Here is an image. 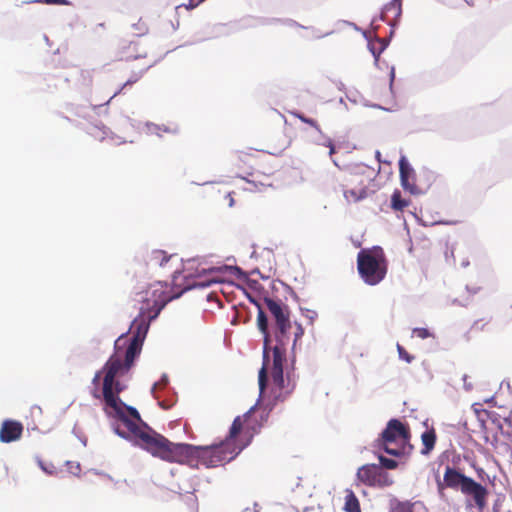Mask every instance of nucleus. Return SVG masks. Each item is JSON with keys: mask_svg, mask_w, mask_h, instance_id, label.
I'll list each match as a JSON object with an SVG mask.
<instances>
[{"mask_svg": "<svg viewBox=\"0 0 512 512\" xmlns=\"http://www.w3.org/2000/svg\"><path fill=\"white\" fill-rule=\"evenodd\" d=\"M394 80H395V67L391 66L390 72H389V89L391 92H393Z\"/></svg>", "mask_w": 512, "mask_h": 512, "instance_id": "79ce46f5", "label": "nucleus"}, {"mask_svg": "<svg viewBox=\"0 0 512 512\" xmlns=\"http://www.w3.org/2000/svg\"><path fill=\"white\" fill-rule=\"evenodd\" d=\"M282 18H269V17H261L260 23L262 26H268V25H274V24H281Z\"/></svg>", "mask_w": 512, "mask_h": 512, "instance_id": "c9c22d12", "label": "nucleus"}, {"mask_svg": "<svg viewBox=\"0 0 512 512\" xmlns=\"http://www.w3.org/2000/svg\"><path fill=\"white\" fill-rule=\"evenodd\" d=\"M437 490L440 495L443 494V490L447 487L444 480L442 481L439 476H436Z\"/></svg>", "mask_w": 512, "mask_h": 512, "instance_id": "37998d69", "label": "nucleus"}, {"mask_svg": "<svg viewBox=\"0 0 512 512\" xmlns=\"http://www.w3.org/2000/svg\"><path fill=\"white\" fill-rule=\"evenodd\" d=\"M471 477L465 475L459 468L447 465L444 472V482L448 488L460 490L467 484Z\"/></svg>", "mask_w": 512, "mask_h": 512, "instance_id": "2eb2a0df", "label": "nucleus"}, {"mask_svg": "<svg viewBox=\"0 0 512 512\" xmlns=\"http://www.w3.org/2000/svg\"><path fill=\"white\" fill-rule=\"evenodd\" d=\"M343 509L345 512H361L359 500L351 490H347Z\"/></svg>", "mask_w": 512, "mask_h": 512, "instance_id": "412c9836", "label": "nucleus"}, {"mask_svg": "<svg viewBox=\"0 0 512 512\" xmlns=\"http://www.w3.org/2000/svg\"><path fill=\"white\" fill-rule=\"evenodd\" d=\"M286 290L288 291V293L293 297V299H295L296 301H298V295L295 293V291L290 287V286H286Z\"/></svg>", "mask_w": 512, "mask_h": 512, "instance_id": "09e8293b", "label": "nucleus"}, {"mask_svg": "<svg viewBox=\"0 0 512 512\" xmlns=\"http://www.w3.org/2000/svg\"><path fill=\"white\" fill-rule=\"evenodd\" d=\"M211 183L210 181H206V182H203V183H196L197 185H206V184H209Z\"/></svg>", "mask_w": 512, "mask_h": 512, "instance_id": "774afa93", "label": "nucleus"}, {"mask_svg": "<svg viewBox=\"0 0 512 512\" xmlns=\"http://www.w3.org/2000/svg\"><path fill=\"white\" fill-rule=\"evenodd\" d=\"M305 29L311 31V37H306L307 39H321L333 33V31L322 33L319 29L315 27L306 26Z\"/></svg>", "mask_w": 512, "mask_h": 512, "instance_id": "7c9ffc66", "label": "nucleus"}, {"mask_svg": "<svg viewBox=\"0 0 512 512\" xmlns=\"http://www.w3.org/2000/svg\"><path fill=\"white\" fill-rule=\"evenodd\" d=\"M295 387L290 371L285 373V368L272 367L270 380L265 381L263 391L259 387L257 402L243 416L233 420L226 438L218 444L196 445L197 449L192 451L196 465L192 468L197 469L199 463L214 468L234 460L261 431L272 410L288 399Z\"/></svg>", "mask_w": 512, "mask_h": 512, "instance_id": "f03ea898", "label": "nucleus"}, {"mask_svg": "<svg viewBox=\"0 0 512 512\" xmlns=\"http://www.w3.org/2000/svg\"><path fill=\"white\" fill-rule=\"evenodd\" d=\"M485 402L488 403L491 407L494 406V404H495L494 397H491V398L485 400Z\"/></svg>", "mask_w": 512, "mask_h": 512, "instance_id": "4d7b16f0", "label": "nucleus"}, {"mask_svg": "<svg viewBox=\"0 0 512 512\" xmlns=\"http://www.w3.org/2000/svg\"><path fill=\"white\" fill-rule=\"evenodd\" d=\"M375 157H376V159H377L378 161H381V160H380V157H381V153H380V151H376V152H375Z\"/></svg>", "mask_w": 512, "mask_h": 512, "instance_id": "e2e57ef3", "label": "nucleus"}, {"mask_svg": "<svg viewBox=\"0 0 512 512\" xmlns=\"http://www.w3.org/2000/svg\"><path fill=\"white\" fill-rule=\"evenodd\" d=\"M469 264H470L469 260H464V261L461 263V266H462V267H464V268H466V267H468V266H469Z\"/></svg>", "mask_w": 512, "mask_h": 512, "instance_id": "bf43d9fd", "label": "nucleus"}, {"mask_svg": "<svg viewBox=\"0 0 512 512\" xmlns=\"http://www.w3.org/2000/svg\"><path fill=\"white\" fill-rule=\"evenodd\" d=\"M146 128H155V129H158V128H161L159 125H156L154 123H151V122H146Z\"/></svg>", "mask_w": 512, "mask_h": 512, "instance_id": "3c124183", "label": "nucleus"}, {"mask_svg": "<svg viewBox=\"0 0 512 512\" xmlns=\"http://www.w3.org/2000/svg\"><path fill=\"white\" fill-rule=\"evenodd\" d=\"M493 512H500L497 504H494L493 506Z\"/></svg>", "mask_w": 512, "mask_h": 512, "instance_id": "338daca9", "label": "nucleus"}, {"mask_svg": "<svg viewBox=\"0 0 512 512\" xmlns=\"http://www.w3.org/2000/svg\"><path fill=\"white\" fill-rule=\"evenodd\" d=\"M389 444L390 443H377V448L380 452H384L396 458H401L412 451L408 449L406 442H401V445L397 448H392Z\"/></svg>", "mask_w": 512, "mask_h": 512, "instance_id": "a211bd4d", "label": "nucleus"}, {"mask_svg": "<svg viewBox=\"0 0 512 512\" xmlns=\"http://www.w3.org/2000/svg\"><path fill=\"white\" fill-rule=\"evenodd\" d=\"M172 299L167 297L165 291L158 289L152 291L151 298H142L139 313L129 327L130 338L126 337L128 332H125L115 340L114 352L92 379L94 388L91 394L101 401L110 427L117 436L155 457L192 468V465H196L192 454L197 449L196 445L171 442L143 421L134 406L120 398V394L128 387L129 371L140 356L151 323Z\"/></svg>", "mask_w": 512, "mask_h": 512, "instance_id": "f257e3e1", "label": "nucleus"}, {"mask_svg": "<svg viewBox=\"0 0 512 512\" xmlns=\"http://www.w3.org/2000/svg\"><path fill=\"white\" fill-rule=\"evenodd\" d=\"M201 272H202V269L197 271L195 274L189 273V274L183 276L182 277L183 282L181 284H179V286L181 287V291L174 298L180 297L183 293H185L186 291H189V290L205 289V288L212 286L213 284L223 283L222 279L207 278L206 276H208L209 274L202 275ZM180 277H181V272L178 270L174 271L173 275H172V282L175 285H178L177 282Z\"/></svg>", "mask_w": 512, "mask_h": 512, "instance_id": "423d86ee", "label": "nucleus"}, {"mask_svg": "<svg viewBox=\"0 0 512 512\" xmlns=\"http://www.w3.org/2000/svg\"><path fill=\"white\" fill-rule=\"evenodd\" d=\"M290 136H287V135H284V138L283 140L281 141V143L279 144V148L282 150V149H285L287 148L289 145H290Z\"/></svg>", "mask_w": 512, "mask_h": 512, "instance_id": "49530a36", "label": "nucleus"}, {"mask_svg": "<svg viewBox=\"0 0 512 512\" xmlns=\"http://www.w3.org/2000/svg\"><path fill=\"white\" fill-rule=\"evenodd\" d=\"M374 41H376L379 44V52H384L386 48L390 44V40L387 38H381L377 36L376 34L372 36Z\"/></svg>", "mask_w": 512, "mask_h": 512, "instance_id": "72a5a7b5", "label": "nucleus"}, {"mask_svg": "<svg viewBox=\"0 0 512 512\" xmlns=\"http://www.w3.org/2000/svg\"><path fill=\"white\" fill-rule=\"evenodd\" d=\"M380 468L385 469H396L398 467V461L387 456H384L380 451L377 453Z\"/></svg>", "mask_w": 512, "mask_h": 512, "instance_id": "393cba45", "label": "nucleus"}, {"mask_svg": "<svg viewBox=\"0 0 512 512\" xmlns=\"http://www.w3.org/2000/svg\"><path fill=\"white\" fill-rule=\"evenodd\" d=\"M95 140L105 143L107 145H120L122 143H134L137 139L131 135H119L113 132V130H92L89 133Z\"/></svg>", "mask_w": 512, "mask_h": 512, "instance_id": "ddd939ff", "label": "nucleus"}, {"mask_svg": "<svg viewBox=\"0 0 512 512\" xmlns=\"http://www.w3.org/2000/svg\"><path fill=\"white\" fill-rule=\"evenodd\" d=\"M436 224H447V222L435 221V222L431 223V225H436Z\"/></svg>", "mask_w": 512, "mask_h": 512, "instance_id": "0e129e2a", "label": "nucleus"}, {"mask_svg": "<svg viewBox=\"0 0 512 512\" xmlns=\"http://www.w3.org/2000/svg\"><path fill=\"white\" fill-rule=\"evenodd\" d=\"M466 290L472 294H476L480 288L479 287H476V288H470L468 285L466 286Z\"/></svg>", "mask_w": 512, "mask_h": 512, "instance_id": "8fccbe9b", "label": "nucleus"}, {"mask_svg": "<svg viewBox=\"0 0 512 512\" xmlns=\"http://www.w3.org/2000/svg\"><path fill=\"white\" fill-rule=\"evenodd\" d=\"M337 87H338L339 90H343L345 88V85L341 81H339L337 83Z\"/></svg>", "mask_w": 512, "mask_h": 512, "instance_id": "13d9d810", "label": "nucleus"}, {"mask_svg": "<svg viewBox=\"0 0 512 512\" xmlns=\"http://www.w3.org/2000/svg\"><path fill=\"white\" fill-rule=\"evenodd\" d=\"M132 28L135 30V34L137 36H143L148 32L147 25L141 20H139L137 23H134Z\"/></svg>", "mask_w": 512, "mask_h": 512, "instance_id": "2f4dec72", "label": "nucleus"}, {"mask_svg": "<svg viewBox=\"0 0 512 512\" xmlns=\"http://www.w3.org/2000/svg\"><path fill=\"white\" fill-rule=\"evenodd\" d=\"M399 506H400V508L402 509L403 512H412L411 505L408 502L407 503H400Z\"/></svg>", "mask_w": 512, "mask_h": 512, "instance_id": "de8ad7c7", "label": "nucleus"}, {"mask_svg": "<svg viewBox=\"0 0 512 512\" xmlns=\"http://www.w3.org/2000/svg\"><path fill=\"white\" fill-rule=\"evenodd\" d=\"M467 379H468V375L464 374L462 377L463 387L467 392H470L473 389V385H472V383L468 382Z\"/></svg>", "mask_w": 512, "mask_h": 512, "instance_id": "c03bdc74", "label": "nucleus"}, {"mask_svg": "<svg viewBox=\"0 0 512 512\" xmlns=\"http://www.w3.org/2000/svg\"><path fill=\"white\" fill-rule=\"evenodd\" d=\"M400 183L402 188L412 195L420 194L419 188L415 185L416 173L413 166L405 155H401L398 161Z\"/></svg>", "mask_w": 512, "mask_h": 512, "instance_id": "f8f14e48", "label": "nucleus"}, {"mask_svg": "<svg viewBox=\"0 0 512 512\" xmlns=\"http://www.w3.org/2000/svg\"><path fill=\"white\" fill-rule=\"evenodd\" d=\"M78 439L81 441V443H82L84 446H86V445H87V437H86V436L82 435V436H80Z\"/></svg>", "mask_w": 512, "mask_h": 512, "instance_id": "603ef678", "label": "nucleus"}, {"mask_svg": "<svg viewBox=\"0 0 512 512\" xmlns=\"http://www.w3.org/2000/svg\"><path fill=\"white\" fill-rule=\"evenodd\" d=\"M295 324H296V332L294 333V340H293V345H292V351L295 350L297 341L300 340L303 337V335H304V328L302 327V325L300 323H297V322H295Z\"/></svg>", "mask_w": 512, "mask_h": 512, "instance_id": "473e14b6", "label": "nucleus"}, {"mask_svg": "<svg viewBox=\"0 0 512 512\" xmlns=\"http://www.w3.org/2000/svg\"><path fill=\"white\" fill-rule=\"evenodd\" d=\"M413 335H416L417 337L421 339H427L429 337H433V333L425 327H416L412 330Z\"/></svg>", "mask_w": 512, "mask_h": 512, "instance_id": "c85d7f7f", "label": "nucleus"}, {"mask_svg": "<svg viewBox=\"0 0 512 512\" xmlns=\"http://www.w3.org/2000/svg\"><path fill=\"white\" fill-rule=\"evenodd\" d=\"M390 28H391V30H390L389 36L387 37V39H389V40H391V38L393 37L394 29H395V28H392V27H390Z\"/></svg>", "mask_w": 512, "mask_h": 512, "instance_id": "052dcab7", "label": "nucleus"}, {"mask_svg": "<svg viewBox=\"0 0 512 512\" xmlns=\"http://www.w3.org/2000/svg\"><path fill=\"white\" fill-rule=\"evenodd\" d=\"M344 197L345 198H353L355 202H359L361 200H364L367 197V190L366 188H362L360 190L356 189H349L344 191Z\"/></svg>", "mask_w": 512, "mask_h": 512, "instance_id": "a878e982", "label": "nucleus"}, {"mask_svg": "<svg viewBox=\"0 0 512 512\" xmlns=\"http://www.w3.org/2000/svg\"><path fill=\"white\" fill-rule=\"evenodd\" d=\"M410 201L403 198L401 191L396 189L391 195L390 206L395 211H403L409 205Z\"/></svg>", "mask_w": 512, "mask_h": 512, "instance_id": "aec40b11", "label": "nucleus"}, {"mask_svg": "<svg viewBox=\"0 0 512 512\" xmlns=\"http://www.w3.org/2000/svg\"><path fill=\"white\" fill-rule=\"evenodd\" d=\"M260 20L261 17L248 15L239 20L231 21L229 23L216 24L214 26V31L217 36H228L230 34L239 32L244 29L262 26Z\"/></svg>", "mask_w": 512, "mask_h": 512, "instance_id": "9b49d317", "label": "nucleus"}, {"mask_svg": "<svg viewBox=\"0 0 512 512\" xmlns=\"http://www.w3.org/2000/svg\"><path fill=\"white\" fill-rule=\"evenodd\" d=\"M150 392L158 400V405L162 409H170L177 401V393L170 386L169 377L163 373L160 379L153 383Z\"/></svg>", "mask_w": 512, "mask_h": 512, "instance_id": "9d476101", "label": "nucleus"}, {"mask_svg": "<svg viewBox=\"0 0 512 512\" xmlns=\"http://www.w3.org/2000/svg\"><path fill=\"white\" fill-rule=\"evenodd\" d=\"M36 462L39 468L47 475H54L56 473V468L52 463H47L43 461L39 456L35 457Z\"/></svg>", "mask_w": 512, "mask_h": 512, "instance_id": "bb28decb", "label": "nucleus"}, {"mask_svg": "<svg viewBox=\"0 0 512 512\" xmlns=\"http://www.w3.org/2000/svg\"><path fill=\"white\" fill-rule=\"evenodd\" d=\"M466 482L467 484L463 487L461 492L467 496L466 508L471 509L475 506L480 512H483L487 505L488 489L480 482L475 481L472 477L470 480H466Z\"/></svg>", "mask_w": 512, "mask_h": 512, "instance_id": "1a4fd4ad", "label": "nucleus"}, {"mask_svg": "<svg viewBox=\"0 0 512 512\" xmlns=\"http://www.w3.org/2000/svg\"><path fill=\"white\" fill-rule=\"evenodd\" d=\"M267 309L269 310L272 318L274 328L275 346L272 347L273 351V367L285 368L287 363L286 346L290 338V330L292 322L290 319V309L278 298H272L267 295L263 297Z\"/></svg>", "mask_w": 512, "mask_h": 512, "instance_id": "7ed1b4c3", "label": "nucleus"}, {"mask_svg": "<svg viewBox=\"0 0 512 512\" xmlns=\"http://www.w3.org/2000/svg\"><path fill=\"white\" fill-rule=\"evenodd\" d=\"M388 10L394 9V22H389V26L392 28H396L400 23L401 15H402V0H391L388 2Z\"/></svg>", "mask_w": 512, "mask_h": 512, "instance_id": "b1692460", "label": "nucleus"}, {"mask_svg": "<svg viewBox=\"0 0 512 512\" xmlns=\"http://www.w3.org/2000/svg\"><path fill=\"white\" fill-rule=\"evenodd\" d=\"M308 132L307 138L312 142L323 145L329 148V155H332L336 152V146L333 140L322 133V130H306Z\"/></svg>", "mask_w": 512, "mask_h": 512, "instance_id": "f3484780", "label": "nucleus"}, {"mask_svg": "<svg viewBox=\"0 0 512 512\" xmlns=\"http://www.w3.org/2000/svg\"><path fill=\"white\" fill-rule=\"evenodd\" d=\"M260 273H261V272H260L259 268H255V269L252 271V274H258V275H259Z\"/></svg>", "mask_w": 512, "mask_h": 512, "instance_id": "69168bd1", "label": "nucleus"}, {"mask_svg": "<svg viewBox=\"0 0 512 512\" xmlns=\"http://www.w3.org/2000/svg\"><path fill=\"white\" fill-rule=\"evenodd\" d=\"M397 351L401 360H404L407 363H411L414 360V356L408 353L407 350L400 344H397Z\"/></svg>", "mask_w": 512, "mask_h": 512, "instance_id": "c756f323", "label": "nucleus"}, {"mask_svg": "<svg viewBox=\"0 0 512 512\" xmlns=\"http://www.w3.org/2000/svg\"><path fill=\"white\" fill-rule=\"evenodd\" d=\"M23 424L14 419H5L0 427V442L11 443L19 440L23 433Z\"/></svg>", "mask_w": 512, "mask_h": 512, "instance_id": "4468645a", "label": "nucleus"}, {"mask_svg": "<svg viewBox=\"0 0 512 512\" xmlns=\"http://www.w3.org/2000/svg\"><path fill=\"white\" fill-rule=\"evenodd\" d=\"M72 433L77 437L79 438L80 436H82V434H80L77 430V427L76 425L74 426L73 430H72Z\"/></svg>", "mask_w": 512, "mask_h": 512, "instance_id": "6e6d98bb", "label": "nucleus"}, {"mask_svg": "<svg viewBox=\"0 0 512 512\" xmlns=\"http://www.w3.org/2000/svg\"><path fill=\"white\" fill-rule=\"evenodd\" d=\"M301 311L309 319L310 323H313L317 317V312L314 310L301 308Z\"/></svg>", "mask_w": 512, "mask_h": 512, "instance_id": "ea45409f", "label": "nucleus"}, {"mask_svg": "<svg viewBox=\"0 0 512 512\" xmlns=\"http://www.w3.org/2000/svg\"><path fill=\"white\" fill-rule=\"evenodd\" d=\"M398 441L406 442L408 449H413V446L409 442L410 431L408 427L404 425L401 420L392 418L387 422L385 428L380 433L377 443H396Z\"/></svg>", "mask_w": 512, "mask_h": 512, "instance_id": "6e6552de", "label": "nucleus"}, {"mask_svg": "<svg viewBox=\"0 0 512 512\" xmlns=\"http://www.w3.org/2000/svg\"><path fill=\"white\" fill-rule=\"evenodd\" d=\"M436 440L437 436L434 429L425 430L421 434V441L423 445V448L421 449V454L424 456H428L434 449Z\"/></svg>", "mask_w": 512, "mask_h": 512, "instance_id": "6ab92c4d", "label": "nucleus"}, {"mask_svg": "<svg viewBox=\"0 0 512 512\" xmlns=\"http://www.w3.org/2000/svg\"><path fill=\"white\" fill-rule=\"evenodd\" d=\"M150 68L151 66H148L145 69H142L138 72H133L129 79L110 97L107 103H109L115 96L120 94L125 87L131 86L134 83L138 82Z\"/></svg>", "mask_w": 512, "mask_h": 512, "instance_id": "5701e85b", "label": "nucleus"}, {"mask_svg": "<svg viewBox=\"0 0 512 512\" xmlns=\"http://www.w3.org/2000/svg\"><path fill=\"white\" fill-rule=\"evenodd\" d=\"M230 274L239 280H246L248 278L246 272L237 265L223 264L221 266H212L207 269H202L201 274Z\"/></svg>", "mask_w": 512, "mask_h": 512, "instance_id": "dca6fc26", "label": "nucleus"}, {"mask_svg": "<svg viewBox=\"0 0 512 512\" xmlns=\"http://www.w3.org/2000/svg\"><path fill=\"white\" fill-rule=\"evenodd\" d=\"M357 269L366 284L373 286L380 283L387 273L383 249L380 246H374L371 250L362 249L357 255Z\"/></svg>", "mask_w": 512, "mask_h": 512, "instance_id": "20e7f679", "label": "nucleus"}, {"mask_svg": "<svg viewBox=\"0 0 512 512\" xmlns=\"http://www.w3.org/2000/svg\"><path fill=\"white\" fill-rule=\"evenodd\" d=\"M170 258L171 255H168L164 250H153L149 257V263L163 267L168 263Z\"/></svg>", "mask_w": 512, "mask_h": 512, "instance_id": "4be33fe9", "label": "nucleus"}, {"mask_svg": "<svg viewBox=\"0 0 512 512\" xmlns=\"http://www.w3.org/2000/svg\"><path fill=\"white\" fill-rule=\"evenodd\" d=\"M382 53H383V52H379V49H378L376 52L372 51V53H371V54H372V56L374 57V65H375L376 67H378L379 69H381V67H380V55H381Z\"/></svg>", "mask_w": 512, "mask_h": 512, "instance_id": "a18cd8bd", "label": "nucleus"}, {"mask_svg": "<svg viewBox=\"0 0 512 512\" xmlns=\"http://www.w3.org/2000/svg\"><path fill=\"white\" fill-rule=\"evenodd\" d=\"M198 4H199L198 2H196V3H195L193 0H190V2H189V4H188V6H187V7H188V8H190V9H193V8H195Z\"/></svg>", "mask_w": 512, "mask_h": 512, "instance_id": "864d4df0", "label": "nucleus"}, {"mask_svg": "<svg viewBox=\"0 0 512 512\" xmlns=\"http://www.w3.org/2000/svg\"><path fill=\"white\" fill-rule=\"evenodd\" d=\"M282 25L289 26V27H298V28H306V26L298 23L297 21L290 19V18H282Z\"/></svg>", "mask_w": 512, "mask_h": 512, "instance_id": "4c0bfd02", "label": "nucleus"}, {"mask_svg": "<svg viewBox=\"0 0 512 512\" xmlns=\"http://www.w3.org/2000/svg\"><path fill=\"white\" fill-rule=\"evenodd\" d=\"M363 36L367 40V47H368L370 53H372V51L376 52L378 50V48H376V46L373 42L374 39H373L372 35L368 34L366 31H364Z\"/></svg>", "mask_w": 512, "mask_h": 512, "instance_id": "e433bc0d", "label": "nucleus"}, {"mask_svg": "<svg viewBox=\"0 0 512 512\" xmlns=\"http://www.w3.org/2000/svg\"><path fill=\"white\" fill-rule=\"evenodd\" d=\"M248 301L255 305L257 307V310H258V314L260 313V310H264L263 307H262V304H261V301L260 299H258L257 297L253 296L252 294L248 293L247 291H244Z\"/></svg>", "mask_w": 512, "mask_h": 512, "instance_id": "f704fd0d", "label": "nucleus"}, {"mask_svg": "<svg viewBox=\"0 0 512 512\" xmlns=\"http://www.w3.org/2000/svg\"><path fill=\"white\" fill-rule=\"evenodd\" d=\"M357 479L368 486L388 487L393 484L389 474L378 464H365L358 468Z\"/></svg>", "mask_w": 512, "mask_h": 512, "instance_id": "0eeeda50", "label": "nucleus"}, {"mask_svg": "<svg viewBox=\"0 0 512 512\" xmlns=\"http://www.w3.org/2000/svg\"><path fill=\"white\" fill-rule=\"evenodd\" d=\"M257 328L263 336V362L262 366L258 371V387L263 391L265 387V381L270 380L271 370L273 367V351L272 345L274 338V328L270 329V322L267 313L264 310H260L257 314Z\"/></svg>", "mask_w": 512, "mask_h": 512, "instance_id": "39448f33", "label": "nucleus"}, {"mask_svg": "<svg viewBox=\"0 0 512 512\" xmlns=\"http://www.w3.org/2000/svg\"><path fill=\"white\" fill-rule=\"evenodd\" d=\"M227 196L229 197V207H233L235 204L233 197L231 196L230 193Z\"/></svg>", "mask_w": 512, "mask_h": 512, "instance_id": "5fc2aeb1", "label": "nucleus"}, {"mask_svg": "<svg viewBox=\"0 0 512 512\" xmlns=\"http://www.w3.org/2000/svg\"><path fill=\"white\" fill-rule=\"evenodd\" d=\"M301 120H302L303 122L309 123L310 125H314V122H313V120H311V119H310V120H307L306 118H301Z\"/></svg>", "mask_w": 512, "mask_h": 512, "instance_id": "680f3d73", "label": "nucleus"}, {"mask_svg": "<svg viewBox=\"0 0 512 512\" xmlns=\"http://www.w3.org/2000/svg\"><path fill=\"white\" fill-rule=\"evenodd\" d=\"M388 8V3L385 4L382 9H381V13L379 15V20L383 21V22H386L388 25H389V22H394L395 21V18H394V9H387Z\"/></svg>", "mask_w": 512, "mask_h": 512, "instance_id": "cd10ccee", "label": "nucleus"}, {"mask_svg": "<svg viewBox=\"0 0 512 512\" xmlns=\"http://www.w3.org/2000/svg\"><path fill=\"white\" fill-rule=\"evenodd\" d=\"M475 471L477 473L478 478L481 481H485L486 479L489 480V475L485 472V470L481 467H475Z\"/></svg>", "mask_w": 512, "mask_h": 512, "instance_id": "a19ab883", "label": "nucleus"}, {"mask_svg": "<svg viewBox=\"0 0 512 512\" xmlns=\"http://www.w3.org/2000/svg\"><path fill=\"white\" fill-rule=\"evenodd\" d=\"M33 2L44 3L47 5H68V0H34Z\"/></svg>", "mask_w": 512, "mask_h": 512, "instance_id": "58836bf2", "label": "nucleus"}]
</instances>
